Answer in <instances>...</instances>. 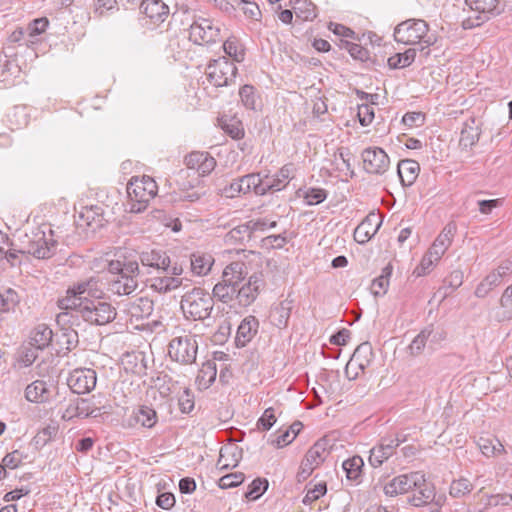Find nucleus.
Segmentation results:
<instances>
[{
	"mask_svg": "<svg viewBox=\"0 0 512 512\" xmlns=\"http://www.w3.org/2000/svg\"><path fill=\"white\" fill-rule=\"evenodd\" d=\"M141 264L153 268L159 275L150 278V288L160 294H166L178 289L183 279V266L177 261H172L168 253L161 249L143 251L139 255Z\"/></svg>",
	"mask_w": 512,
	"mask_h": 512,
	"instance_id": "f257e3e1",
	"label": "nucleus"
},
{
	"mask_svg": "<svg viewBox=\"0 0 512 512\" xmlns=\"http://www.w3.org/2000/svg\"><path fill=\"white\" fill-rule=\"evenodd\" d=\"M108 271L113 275L108 282V291L111 294L129 296L138 288V261L127 258L112 260L108 264Z\"/></svg>",
	"mask_w": 512,
	"mask_h": 512,
	"instance_id": "f03ea898",
	"label": "nucleus"
},
{
	"mask_svg": "<svg viewBox=\"0 0 512 512\" xmlns=\"http://www.w3.org/2000/svg\"><path fill=\"white\" fill-rule=\"evenodd\" d=\"M246 275L247 267L244 262H231L223 269L221 280L214 285L212 296L224 304L232 302L237 297L238 287Z\"/></svg>",
	"mask_w": 512,
	"mask_h": 512,
	"instance_id": "7ed1b4c3",
	"label": "nucleus"
},
{
	"mask_svg": "<svg viewBox=\"0 0 512 512\" xmlns=\"http://www.w3.org/2000/svg\"><path fill=\"white\" fill-rule=\"evenodd\" d=\"M158 192V186L155 180L147 175L142 177H132L127 184V195L129 198V212H143L150 200H152Z\"/></svg>",
	"mask_w": 512,
	"mask_h": 512,
	"instance_id": "20e7f679",
	"label": "nucleus"
},
{
	"mask_svg": "<svg viewBox=\"0 0 512 512\" xmlns=\"http://www.w3.org/2000/svg\"><path fill=\"white\" fill-rule=\"evenodd\" d=\"M180 307L186 318L203 321L211 315L214 297L204 289L195 287L182 296Z\"/></svg>",
	"mask_w": 512,
	"mask_h": 512,
	"instance_id": "39448f33",
	"label": "nucleus"
},
{
	"mask_svg": "<svg viewBox=\"0 0 512 512\" xmlns=\"http://www.w3.org/2000/svg\"><path fill=\"white\" fill-rule=\"evenodd\" d=\"M53 236L51 229L46 232L38 227L31 230L30 233H26L21 238V243H23V249L27 255L37 259H49L56 253L58 245Z\"/></svg>",
	"mask_w": 512,
	"mask_h": 512,
	"instance_id": "423d86ee",
	"label": "nucleus"
},
{
	"mask_svg": "<svg viewBox=\"0 0 512 512\" xmlns=\"http://www.w3.org/2000/svg\"><path fill=\"white\" fill-rule=\"evenodd\" d=\"M429 30L426 21L422 19H408L398 24L394 29V38L397 42L414 45L423 42L425 47L433 44L430 37L425 39Z\"/></svg>",
	"mask_w": 512,
	"mask_h": 512,
	"instance_id": "0eeeda50",
	"label": "nucleus"
},
{
	"mask_svg": "<svg viewBox=\"0 0 512 512\" xmlns=\"http://www.w3.org/2000/svg\"><path fill=\"white\" fill-rule=\"evenodd\" d=\"M80 305V316L83 321L91 325H105L112 322L117 315L116 309L108 302L100 299H90L86 297L84 303Z\"/></svg>",
	"mask_w": 512,
	"mask_h": 512,
	"instance_id": "6e6552de",
	"label": "nucleus"
},
{
	"mask_svg": "<svg viewBox=\"0 0 512 512\" xmlns=\"http://www.w3.org/2000/svg\"><path fill=\"white\" fill-rule=\"evenodd\" d=\"M465 4L474 14L463 19L462 27L465 30L481 26L501 13L499 0H465Z\"/></svg>",
	"mask_w": 512,
	"mask_h": 512,
	"instance_id": "1a4fd4ad",
	"label": "nucleus"
},
{
	"mask_svg": "<svg viewBox=\"0 0 512 512\" xmlns=\"http://www.w3.org/2000/svg\"><path fill=\"white\" fill-rule=\"evenodd\" d=\"M198 343L195 335L185 334L174 337L168 346V354L173 361L189 365L195 362Z\"/></svg>",
	"mask_w": 512,
	"mask_h": 512,
	"instance_id": "9d476101",
	"label": "nucleus"
},
{
	"mask_svg": "<svg viewBox=\"0 0 512 512\" xmlns=\"http://www.w3.org/2000/svg\"><path fill=\"white\" fill-rule=\"evenodd\" d=\"M206 75L208 81L215 87L229 86L235 81L237 67L227 57H219L208 64Z\"/></svg>",
	"mask_w": 512,
	"mask_h": 512,
	"instance_id": "9b49d317",
	"label": "nucleus"
},
{
	"mask_svg": "<svg viewBox=\"0 0 512 512\" xmlns=\"http://www.w3.org/2000/svg\"><path fill=\"white\" fill-rule=\"evenodd\" d=\"M189 39L197 45H208L220 40V28L212 20L199 17L189 28Z\"/></svg>",
	"mask_w": 512,
	"mask_h": 512,
	"instance_id": "f8f14e48",
	"label": "nucleus"
},
{
	"mask_svg": "<svg viewBox=\"0 0 512 512\" xmlns=\"http://www.w3.org/2000/svg\"><path fill=\"white\" fill-rule=\"evenodd\" d=\"M251 191H254L256 195H264L261 186V173H251L233 180L223 188V195L227 198H235L240 194H247Z\"/></svg>",
	"mask_w": 512,
	"mask_h": 512,
	"instance_id": "ddd939ff",
	"label": "nucleus"
},
{
	"mask_svg": "<svg viewBox=\"0 0 512 512\" xmlns=\"http://www.w3.org/2000/svg\"><path fill=\"white\" fill-rule=\"evenodd\" d=\"M363 168L367 173L382 175L390 167V158L380 147H368L362 152Z\"/></svg>",
	"mask_w": 512,
	"mask_h": 512,
	"instance_id": "4468645a",
	"label": "nucleus"
},
{
	"mask_svg": "<svg viewBox=\"0 0 512 512\" xmlns=\"http://www.w3.org/2000/svg\"><path fill=\"white\" fill-rule=\"evenodd\" d=\"M118 305L121 311L130 317L131 321L146 319L154 310L153 301L144 296L124 299Z\"/></svg>",
	"mask_w": 512,
	"mask_h": 512,
	"instance_id": "2eb2a0df",
	"label": "nucleus"
},
{
	"mask_svg": "<svg viewBox=\"0 0 512 512\" xmlns=\"http://www.w3.org/2000/svg\"><path fill=\"white\" fill-rule=\"evenodd\" d=\"M96 382V371L90 368L74 369L67 379L69 388L76 394L91 392L95 388Z\"/></svg>",
	"mask_w": 512,
	"mask_h": 512,
	"instance_id": "dca6fc26",
	"label": "nucleus"
},
{
	"mask_svg": "<svg viewBox=\"0 0 512 512\" xmlns=\"http://www.w3.org/2000/svg\"><path fill=\"white\" fill-rule=\"evenodd\" d=\"M412 493L408 497V502L415 507H423L434 501L436 497L435 486L427 482L425 474L420 471V478L410 490Z\"/></svg>",
	"mask_w": 512,
	"mask_h": 512,
	"instance_id": "f3484780",
	"label": "nucleus"
},
{
	"mask_svg": "<svg viewBox=\"0 0 512 512\" xmlns=\"http://www.w3.org/2000/svg\"><path fill=\"white\" fill-rule=\"evenodd\" d=\"M420 478V471L401 474L389 480L383 486V492L388 497L409 493Z\"/></svg>",
	"mask_w": 512,
	"mask_h": 512,
	"instance_id": "a211bd4d",
	"label": "nucleus"
},
{
	"mask_svg": "<svg viewBox=\"0 0 512 512\" xmlns=\"http://www.w3.org/2000/svg\"><path fill=\"white\" fill-rule=\"evenodd\" d=\"M403 440L396 438H383L381 442L370 450L369 463L372 467H380L389 459Z\"/></svg>",
	"mask_w": 512,
	"mask_h": 512,
	"instance_id": "6ab92c4d",
	"label": "nucleus"
},
{
	"mask_svg": "<svg viewBox=\"0 0 512 512\" xmlns=\"http://www.w3.org/2000/svg\"><path fill=\"white\" fill-rule=\"evenodd\" d=\"M263 283L261 274L251 275L247 283L241 286L239 285L235 300H237L238 304L242 307L251 305L257 299Z\"/></svg>",
	"mask_w": 512,
	"mask_h": 512,
	"instance_id": "aec40b11",
	"label": "nucleus"
},
{
	"mask_svg": "<svg viewBox=\"0 0 512 512\" xmlns=\"http://www.w3.org/2000/svg\"><path fill=\"white\" fill-rule=\"evenodd\" d=\"M294 167L292 164L284 165L275 175L261 176V186L264 190V195L268 192L280 191L284 189L292 179Z\"/></svg>",
	"mask_w": 512,
	"mask_h": 512,
	"instance_id": "412c9836",
	"label": "nucleus"
},
{
	"mask_svg": "<svg viewBox=\"0 0 512 512\" xmlns=\"http://www.w3.org/2000/svg\"><path fill=\"white\" fill-rule=\"evenodd\" d=\"M188 169L197 171L199 176H207L216 166V160L208 152L194 151L185 157Z\"/></svg>",
	"mask_w": 512,
	"mask_h": 512,
	"instance_id": "4be33fe9",
	"label": "nucleus"
},
{
	"mask_svg": "<svg viewBox=\"0 0 512 512\" xmlns=\"http://www.w3.org/2000/svg\"><path fill=\"white\" fill-rule=\"evenodd\" d=\"M373 357V348L369 342H363L358 345L346 365V376L349 377V370L359 369L363 372L370 365Z\"/></svg>",
	"mask_w": 512,
	"mask_h": 512,
	"instance_id": "5701e85b",
	"label": "nucleus"
},
{
	"mask_svg": "<svg viewBox=\"0 0 512 512\" xmlns=\"http://www.w3.org/2000/svg\"><path fill=\"white\" fill-rule=\"evenodd\" d=\"M381 225L382 220L380 216L375 213H370L355 228L353 233L354 240L359 244L367 243L378 232Z\"/></svg>",
	"mask_w": 512,
	"mask_h": 512,
	"instance_id": "b1692460",
	"label": "nucleus"
},
{
	"mask_svg": "<svg viewBox=\"0 0 512 512\" xmlns=\"http://www.w3.org/2000/svg\"><path fill=\"white\" fill-rule=\"evenodd\" d=\"M259 320L253 316H246L239 324L235 337V344L238 348L245 347L257 335Z\"/></svg>",
	"mask_w": 512,
	"mask_h": 512,
	"instance_id": "393cba45",
	"label": "nucleus"
},
{
	"mask_svg": "<svg viewBox=\"0 0 512 512\" xmlns=\"http://www.w3.org/2000/svg\"><path fill=\"white\" fill-rule=\"evenodd\" d=\"M140 9L155 24L164 22L170 13L163 0H141Z\"/></svg>",
	"mask_w": 512,
	"mask_h": 512,
	"instance_id": "a878e982",
	"label": "nucleus"
},
{
	"mask_svg": "<svg viewBox=\"0 0 512 512\" xmlns=\"http://www.w3.org/2000/svg\"><path fill=\"white\" fill-rule=\"evenodd\" d=\"M78 218L81 226L96 230L104 224V210L99 205L85 206L80 210Z\"/></svg>",
	"mask_w": 512,
	"mask_h": 512,
	"instance_id": "bb28decb",
	"label": "nucleus"
},
{
	"mask_svg": "<svg viewBox=\"0 0 512 512\" xmlns=\"http://www.w3.org/2000/svg\"><path fill=\"white\" fill-rule=\"evenodd\" d=\"M457 226L454 222L445 225L441 233L437 236L430 249L436 257H442L452 243L456 234Z\"/></svg>",
	"mask_w": 512,
	"mask_h": 512,
	"instance_id": "cd10ccee",
	"label": "nucleus"
},
{
	"mask_svg": "<svg viewBox=\"0 0 512 512\" xmlns=\"http://www.w3.org/2000/svg\"><path fill=\"white\" fill-rule=\"evenodd\" d=\"M420 165L412 159L400 160L397 165V174L404 187L411 186L418 177Z\"/></svg>",
	"mask_w": 512,
	"mask_h": 512,
	"instance_id": "c85d7f7f",
	"label": "nucleus"
},
{
	"mask_svg": "<svg viewBox=\"0 0 512 512\" xmlns=\"http://www.w3.org/2000/svg\"><path fill=\"white\" fill-rule=\"evenodd\" d=\"M51 398L48 384L43 380H35L25 389V399L32 403H46Z\"/></svg>",
	"mask_w": 512,
	"mask_h": 512,
	"instance_id": "c756f323",
	"label": "nucleus"
},
{
	"mask_svg": "<svg viewBox=\"0 0 512 512\" xmlns=\"http://www.w3.org/2000/svg\"><path fill=\"white\" fill-rule=\"evenodd\" d=\"M242 450L237 445H227L220 449L217 465L219 469L234 468L238 465Z\"/></svg>",
	"mask_w": 512,
	"mask_h": 512,
	"instance_id": "7c9ffc66",
	"label": "nucleus"
},
{
	"mask_svg": "<svg viewBox=\"0 0 512 512\" xmlns=\"http://www.w3.org/2000/svg\"><path fill=\"white\" fill-rule=\"evenodd\" d=\"M84 299H86V296L78 294L76 288L74 286H70L66 291V295L57 300V306L60 310L74 311L78 313V316H80L79 303L82 305L84 303Z\"/></svg>",
	"mask_w": 512,
	"mask_h": 512,
	"instance_id": "2f4dec72",
	"label": "nucleus"
},
{
	"mask_svg": "<svg viewBox=\"0 0 512 512\" xmlns=\"http://www.w3.org/2000/svg\"><path fill=\"white\" fill-rule=\"evenodd\" d=\"M53 331L46 324H38L30 334V345L38 350L46 348L52 341Z\"/></svg>",
	"mask_w": 512,
	"mask_h": 512,
	"instance_id": "473e14b6",
	"label": "nucleus"
},
{
	"mask_svg": "<svg viewBox=\"0 0 512 512\" xmlns=\"http://www.w3.org/2000/svg\"><path fill=\"white\" fill-rule=\"evenodd\" d=\"M292 309L291 301L284 300L274 306L270 312V321L277 328H285L288 324Z\"/></svg>",
	"mask_w": 512,
	"mask_h": 512,
	"instance_id": "72a5a7b5",
	"label": "nucleus"
},
{
	"mask_svg": "<svg viewBox=\"0 0 512 512\" xmlns=\"http://www.w3.org/2000/svg\"><path fill=\"white\" fill-rule=\"evenodd\" d=\"M504 274L499 269L490 272L476 287L475 295L478 298L486 297L492 289L500 285Z\"/></svg>",
	"mask_w": 512,
	"mask_h": 512,
	"instance_id": "f704fd0d",
	"label": "nucleus"
},
{
	"mask_svg": "<svg viewBox=\"0 0 512 512\" xmlns=\"http://www.w3.org/2000/svg\"><path fill=\"white\" fill-rule=\"evenodd\" d=\"M363 466L364 461L358 455L350 457L342 463V468L346 474V478L356 484L361 482Z\"/></svg>",
	"mask_w": 512,
	"mask_h": 512,
	"instance_id": "c9c22d12",
	"label": "nucleus"
},
{
	"mask_svg": "<svg viewBox=\"0 0 512 512\" xmlns=\"http://www.w3.org/2000/svg\"><path fill=\"white\" fill-rule=\"evenodd\" d=\"M214 264V258L210 254H192L190 259L191 271L198 276L206 275Z\"/></svg>",
	"mask_w": 512,
	"mask_h": 512,
	"instance_id": "e433bc0d",
	"label": "nucleus"
},
{
	"mask_svg": "<svg viewBox=\"0 0 512 512\" xmlns=\"http://www.w3.org/2000/svg\"><path fill=\"white\" fill-rule=\"evenodd\" d=\"M78 291V294L86 296L90 299H100L103 291L99 286V280L95 277H90L87 280L80 281L73 285Z\"/></svg>",
	"mask_w": 512,
	"mask_h": 512,
	"instance_id": "4c0bfd02",
	"label": "nucleus"
},
{
	"mask_svg": "<svg viewBox=\"0 0 512 512\" xmlns=\"http://www.w3.org/2000/svg\"><path fill=\"white\" fill-rule=\"evenodd\" d=\"M252 238V235L246 225V223L240 224L231 229L225 235V243L229 245H244Z\"/></svg>",
	"mask_w": 512,
	"mask_h": 512,
	"instance_id": "58836bf2",
	"label": "nucleus"
},
{
	"mask_svg": "<svg viewBox=\"0 0 512 512\" xmlns=\"http://www.w3.org/2000/svg\"><path fill=\"white\" fill-rule=\"evenodd\" d=\"M498 506L512 508V488L507 492L487 495L483 508L479 509L477 512H483L490 507Z\"/></svg>",
	"mask_w": 512,
	"mask_h": 512,
	"instance_id": "ea45409f",
	"label": "nucleus"
},
{
	"mask_svg": "<svg viewBox=\"0 0 512 512\" xmlns=\"http://www.w3.org/2000/svg\"><path fill=\"white\" fill-rule=\"evenodd\" d=\"M38 357V349L34 346L23 347L14 364V371L31 366Z\"/></svg>",
	"mask_w": 512,
	"mask_h": 512,
	"instance_id": "a19ab883",
	"label": "nucleus"
},
{
	"mask_svg": "<svg viewBox=\"0 0 512 512\" xmlns=\"http://www.w3.org/2000/svg\"><path fill=\"white\" fill-rule=\"evenodd\" d=\"M416 57V50L407 49L404 53H397L388 58V66L391 69H400L410 66Z\"/></svg>",
	"mask_w": 512,
	"mask_h": 512,
	"instance_id": "79ce46f5",
	"label": "nucleus"
},
{
	"mask_svg": "<svg viewBox=\"0 0 512 512\" xmlns=\"http://www.w3.org/2000/svg\"><path fill=\"white\" fill-rule=\"evenodd\" d=\"M134 419L137 424L145 428H152L158 420L156 411L149 406H141L134 413Z\"/></svg>",
	"mask_w": 512,
	"mask_h": 512,
	"instance_id": "37998d69",
	"label": "nucleus"
},
{
	"mask_svg": "<svg viewBox=\"0 0 512 512\" xmlns=\"http://www.w3.org/2000/svg\"><path fill=\"white\" fill-rule=\"evenodd\" d=\"M223 50L235 62H242L244 60L245 51L243 45L236 37H229L223 43Z\"/></svg>",
	"mask_w": 512,
	"mask_h": 512,
	"instance_id": "c03bdc74",
	"label": "nucleus"
},
{
	"mask_svg": "<svg viewBox=\"0 0 512 512\" xmlns=\"http://www.w3.org/2000/svg\"><path fill=\"white\" fill-rule=\"evenodd\" d=\"M19 302V295L14 289H4L0 292V313H6L14 310Z\"/></svg>",
	"mask_w": 512,
	"mask_h": 512,
	"instance_id": "a18cd8bd",
	"label": "nucleus"
},
{
	"mask_svg": "<svg viewBox=\"0 0 512 512\" xmlns=\"http://www.w3.org/2000/svg\"><path fill=\"white\" fill-rule=\"evenodd\" d=\"M473 490L472 483L464 477L453 480L449 487V495L453 498H463Z\"/></svg>",
	"mask_w": 512,
	"mask_h": 512,
	"instance_id": "49530a36",
	"label": "nucleus"
},
{
	"mask_svg": "<svg viewBox=\"0 0 512 512\" xmlns=\"http://www.w3.org/2000/svg\"><path fill=\"white\" fill-rule=\"evenodd\" d=\"M431 335L432 329L430 327H427L420 331V333L412 340V342L408 346L409 353L412 356L420 355L423 352L426 343Z\"/></svg>",
	"mask_w": 512,
	"mask_h": 512,
	"instance_id": "de8ad7c7",
	"label": "nucleus"
},
{
	"mask_svg": "<svg viewBox=\"0 0 512 512\" xmlns=\"http://www.w3.org/2000/svg\"><path fill=\"white\" fill-rule=\"evenodd\" d=\"M440 259L441 257H436L433 251L429 248V250L422 257L419 265L414 269L413 274L417 277L428 274Z\"/></svg>",
	"mask_w": 512,
	"mask_h": 512,
	"instance_id": "09e8293b",
	"label": "nucleus"
},
{
	"mask_svg": "<svg viewBox=\"0 0 512 512\" xmlns=\"http://www.w3.org/2000/svg\"><path fill=\"white\" fill-rule=\"evenodd\" d=\"M390 274L391 268L387 266L382 270V274L372 281L371 291L375 297L382 296L387 292Z\"/></svg>",
	"mask_w": 512,
	"mask_h": 512,
	"instance_id": "8fccbe9b",
	"label": "nucleus"
},
{
	"mask_svg": "<svg viewBox=\"0 0 512 512\" xmlns=\"http://www.w3.org/2000/svg\"><path fill=\"white\" fill-rule=\"evenodd\" d=\"M296 16L304 21H312L316 18V6L307 0H297L295 6Z\"/></svg>",
	"mask_w": 512,
	"mask_h": 512,
	"instance_id": "3c124183",
	"label": "nucleus"
},
{
	"mask_svg": "<svg viewBox=\"0 0 512 512\" xmlns=\"http://www.w3.org/2000/svg\"><path fill=\"white\" fill-rule=\"evenodd\" d=\"M478 446L481 452L487 457L504 451L502 443L494 438L481 437L478 441Z\"/></svg>",
	"mask_w": 512,
	"mask_h": 512,
	"instance_id": "603ef678",
	"label": "nucleus"
},
{
	"mask_svg": "<svg viewBox=\"0 0 512 512\" xmlns=\"http://www.w3.org/2000/svg\"><path fill=\"white\" fill-rule=\"evenodd\" d=\"M239 97L243 106L250 110L256 109L258 96L255 87L252 85H244L239 90Z\"/></svg>",
	"mask_w": 512,
	"mask_h": 512,
	"instance_id": "864d4df0",
	"label": "nucleus"
},
{
	"mask_svg": "<svg viewBox=\"0 0 512 512\" xmlns=\"http://www.w3.org/2000/svg\"><path fill=\"white\" fill-rule=\"evenodd\" d=\"M268 481L264 478L254 479L245 492V497L249 500H257L267 489Z\"/></svg>",
	"mask_w": 512,
	"mask_h": 512,
	"instance_id": "5fc2aeb1",
	"label": "nucleus"
},
{
	"mask_svg": "<svg viewBox=\"0 0 512 512\" xmlns=\"http://www.w3.org/2000/svg\"><path fill=\"white\" fill-rule=\"evenodd\" d=\"M326 450L323 444L315 443L306 453L304 460L318 467L325 459Z\"/></svg>",
	"mask_w": 512,
	"mask_h": 512,
	"instance_id": "6e6d98bb",
	"label": "nucleus"
},
{
	"mask_svg": "<svg viewBox=\"0 0 512 512\" xmlns=\"http://www.w3.org/2000/svg\"><path fill=\"white\" fill-rule=\"evenodd\" d=\"M327 492V486L325 482H319L312 488L307 490L306 495L303 498V504L311 505L314 501L324 496Z\"/></svg>",
	"mask_w": 512,
	"mask_h": 512,
	"instance_id": "4d7b16f0",
	"label": "nucleus"
},
{
	"mask_svg": "<svg viewBox=\"0 0 512 512\" xmlns=\"http://www.w3.org/2000/svg\"><path fill=\"white\" fill-rule=\"evenodd\" d=\"M49 25L47 18H38L33 20L26 28V33L30 37V42H34L33 38L45 32Z\"/></svg>",
	"mask_w": 512,
	"mask_h": 512,
	"instance_id": "13d9d810",
	"label": "nucleus"
},
{
	"mask_svg": "<svg viewBox=\"0 0 512 512\" xmlns=\"http://www.w3.org/2000/svg\"><path fill=\"white\" fill-rule=\"evenodd\" d=\"M79 318L81 316H78V313L74 311L62 310L56 315V323L62 328H65L66 325L68 328H72L74 325H79Z\"/></svg>",
	"mask_w": 512,
	"mask_h": 512,
	"instance_id": "bf43d9fd",
	"label": "nucleus"
},
{
	"mask_svg": "<svg viewBox=\"0 0 512 512\" xmlns=\"http://www.w3.org/2000/svg\"><path fill=\"white\" fill-rule=\"evenodd\" d=\"M245 476L241 472L227 474L219 479L218 485L221 489L236 487L243 483Z\"/></svg>",
	"mask_w": 512,
	"mask_h": 512,
	"instance_id": "052dcab7",
	"label": "nucleus"
},
{
	"mask_svg": "<svg viewBox=\"0 0 512 512\" xmlns=\"http://www.w3.org/2000/svg\"><path fill=\"white\" fill-rule=\"evenodd\" d=\"M327 191L321 188H309L304 195L306 203L310 206L322 203L327 198Z\"/></svg>",
	"mask_w": 512,
	"mask_h": 512,
	"instance_id": "680f3d73",
	"label": "nucleus"
},
{
	"mask_svg": "<svg viewBox=\"0 0 512 512\" xmlns=\"http://www.w3.org/2000/svg\"><path fill=\"white\" fill-rule=\"evenodd\" d=\"M27 256V253L23 249V243L20 242L18 248H16L14 245L10 247L4 259H6L7 262H9L12 267H16L21 266L22 258Z\"/></svg>",
	"mask_w": 512,
	"mask_h": 512,
	"instance_id": "e2e57ef3",
	"label": "nucleus"
},
{
	"mask_svg": "<svg viewBox=\"0 0 512 512\" xmlns=\"http://www.w3.org/2000/svg\"><path fill=\"white\" fill-rule=\"evenodd\" d=\"M251 235L253 236V234L255 232H258V231H265L267 228H274L277 226V221L273 220V221H269L268 219L266 218H260V219H256V220H250V221H247L245 222Z\"/></svg>",
	"mask_w": 512,
	"mask_h": 512,
	"instance_id": "0e129e2a",
	"label": "nucleus"
},
{
	"mask_svg": "<svg viewBox=\"0 0 512 512\" xmlns=\"http://www.w3.org/2000/svg\"><path fill=\"white\" fill-rule=\"evenodd\" d=\"M24 458L25 455L23 452L20 450H14L3 457L2 463L6 468L16 469L22 464Z\"/></svg>",
	"mask_w": 512,
	"mask_h": 512,
	"instance_id": "69168bd1",
	"label": "nucleus"
},
{
	"mask_svg": "<svg viewBox=\"0 0 512 512\" xmlns=\"http://www.w3.org/2000/svg\"><path fill=\"white\" fill-rule=\"evenodd\" d=\"M179 408L182 413H190L194 409V394L189 388H185L179 397Z\"/></svg>",
	"mask_w": 512,
	"mask_h": 512,
	"instance_id": "338daca9",
	"label": "nucleus"
},
{
	"mask_svg": "<svg viewBox=\"0 0 512 512\" xmlns=\"http://www.w3.org/2000/svg\"><path fill=\"white\" fill-rule=\"evenodd\" d=\"M425 115L421 112H407L402 117V123L409 127H420L424 124Z\"/></svg>",
	"mask_w": 512,
	"mask_h": 512,
	"instance_id": "774afa93",
	"label": "nucleus"
}]
</instances>
